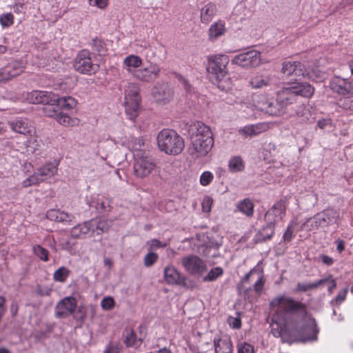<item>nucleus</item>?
I'll list each match as a JSON object with an SVG mask.
<instances>
[{
	"mask_svg": "<svg viewBox=\"0 0 353 353\" xmlns=\"http://www.w3.org/2000/svg\"><path fill=\"white\" fill-rule=\"evenodd\" d=\"M270 306H280L287 315H292L296 312L306 313V306L304 303L295 301L292 298L285 296L276 297L270 302ZM273 334L281 338L283 342L292 343L296 341H315L319 332L316 320L310 315L305 314L301 322L285 321L280 329L272 330Z\"/></svg>",
	"mask_w": 353,
	"mask_h": 353,
	"instance_id": "f257e3e1",
	"label": "nucleus"
},
{
	"mask_svg": "<svg viewBox=\"0 0 353 353\" xmlns=\"http://www.w3.org/2000/svg\"><path fill=\"white\" fill-rule=\"evenodd\" d=\"M192 145L190 154L195 158L205 156L214 145L212 132L209 126L201 121H196L190 126Z\"/></svg>",
	"mask_w": 353,
	"mask_h": 353,
	"instance_id": "f03ea898",
	"label": "nucleus"
},
{
	"mask_svg": "<svg viewBox=\"0 0 353 353\" xmlns=\"http://www.w3.org/2000/svg\"><path fill=\"white\" fill-rule=\"evenodd\" d=\"M229 63L226 55H216L209 59L207 70L210 79L216 83L219 89L225 90L230 88L231 83L227 70Z\"/></svg>",
	"mask_w": 353,
	"mask_h": 353,
	"instance_id": "7ed1b4c3",
	"label": "nucleus"
},
{
	"mask_svg": "<svg viewBox=\"0 0 353 353\" xmlns=\"http://www.w3.org/2000/svg\"><path fill=\"white\" fill-rule=\"evenodd\" d=\"M314 92V88L307 83H296L288 87H283L276 92V102L281 107H286L297 101L299 97L310 98Z\"/></svg>",
	"mask_w": 353,
	"mask_h": 353,
	"instance_id": "20e7f679",
	"label": "nucleus"
},
{
	"mask_svg": "<svg viewBox=\"0 0 353 353\" xmlns=\"http://www.w3.org/2000/svg\"><path fill=\"white\" fill-rule=\"evenodd\" d=\"M157 141L159 149L167 154L177 155L184 148L183 139L173 130H162L158 133Z\"/></svg>",
	"mask_w": 353,
	"mask_h": 353,
	"instance_id": "39448f33",
	"label": "nucleus"
},
{
	"mask_svg": "<svg viewBox=\"0 0 353 353\" xmlns=\"http://www.w3.org/2000/svg\"><path fill=\"white\" fill-rule=\"evenodd\" d=\"M339 212L332 209L328 208L317 213L312 218H308L301 225V230H314L320 228H325L336 223L339 219Z\"/></svg>",
	"mask_w": 353,
	"mask_h": 353,
	"instance_id": "423d86ee",
	"label": "nucleus"
},
{
	"mask_svg": "<svg viewBox=\"0 0 353 353\" xmlns=\"http://www.w3.org/2000/svg\"><path fill=\"white\" fill-rule=\"evenodd\" d=\"M29 100L32 103H43L46 104L50 103H58V105L75 107L77 104L76 100L71 97H59L52 92L46 91H32L29 97Z\"/></svg>",
	"mask_w": 353,
	"mask_h": 353,
	"instance_id": "0eeeda50",
	"label": "nucleus"
},
{
	"mask_svg": "<svg viewBox=\"0 0 353 353\" xmlns=\"http://www.w3.org/2000/svg\"><path fill=\"white\" fill-rule=\"evenodd\" d=\"M140 102L139 86L134 83H129L125 90V112L130 119L133 120L137 117Z\"/></svg>",
	"mask_w": 353,
	"mask_h": 353,
	"instance_id": "6e6552de",
	"label": "nucleus"
},
{
	"mask_svg": "<svg viewBox=\"0 0 353 353\" xmlns=\"http://www.w3.org/2000/svg\"><path fill=\"white\" fill-rule=\"evenodd\" d=\"M134 173L139 178L148 176L156 167L154 159L145 151L134 153Z\"/></svg>",
	"mask_w": 353,
	"mask_h": 353,
	"instance_id": "1a4fd4ad",
	"label": "nucleus"
},
{
	"mask_svg": "<svg viewBox=\"0 0 353 353\" xmlns=\"http://www.w3.org/2000/svg\"><path fill=\"white\" fill-rule=\"evenodd\" d=\"M58 163L49 162L41 167L33 174L25 179L23 187L28 188L32 185H38L40 183L53 176L57 171Z\"/></svg>",
	"mask_w": 353,
	"mask_h": 353,
	"instance_id": "9d476101",
	"label": "nucleus"
},
{
	"mask_svg": "<svg viewBox=\"0 0 353 353\" xmlns=\"http://www.w3.org/2000/svg\"><path fill=\"white\" fill-rule=\"evenodd\" d=\"M74 68L75 70L81 74H92L99 70V65L92 62L90 52L88 50L83 49L77 54L74 61Z\"/></svg>",
	"mask_w": 353,
	"mask_h": 353,
	"instance_id": "9b49d317",
	"label": "nucleus"
},
{
	"mask_svg": "<svg viewBox=\"0 0 353 353\" xmlns=\"http://www.w3.org/2000/svg\"><path fill=\"white\" fill-rule=\"evenodd\" d=\"M256 271V268H252L247 273L237 285L236 289L239 294L243 295L245 299L250 301V292L254 290L256 295L260 296L264 288L265 279L263 275H261L257 281L254 283L253 288L246 287L245 283L249 281L250 276Z\"/></svg>",
	"mask_w": 353,
	"mask_h": 353,
	"instance_id": "f8f14e48",
	"label": "nucleus"
},
{
	"mask_svg": "<svg viewBox=\"0 0 353 353\" xmlns=\"http://www.w3.org/2000/svg\"><path fill=\"white\" fill-rule=\"evenodd\" d=\"M152 94L157 103L167 104L174 98V90L166 81H158L154 86Z\"/></svg>",
	"mask_w": 353,
	"mask_h": 353,
	"instance_id": "ddd939ff",
	"label": "nucleus"
},
{
	"mask_svg": "<svg viewBox=\"0 0 353 353\" xmlns=\"http://www.w3.org/2000/svg\"><path fill=\"white\" fill-rule=\"evenodd\" d=\"M287 199L283 197L276 202L265 214V223L274 224L279 220H282L286 213Z\"/></svg>",
	"mask_w": 353,
	"mask_h": 353,
	"instance_id": "4468645a",
	"label": "nucleus"
},
{
	"mask_svg": "<svg viewBox=\"0 0 353 353\" xmlns=\"http://www.w3.org/2000/svg\"><path fill=\"white\" fill-rule=\"evenodd\" d=\"M261 61V53L253 50L234 56L232 63L243 68H249L258 66Z\"/></svg>",
	"mask_w": 353,
	"mask_h": 353,
	"instance_id": "2eb2a0df",
	"label": "nucleus"
},
{
	"mask_svg": "<svg viewBox=\"0 0 353 353\" xmlns=\"http://www.w3.org/2000/svg\"><path fill=\"white\" fill-rule=\"evenodd\" d=\"M77 307V300L74 296H66L60 300L55 306V316L65 319L74 314Z\"/></svg>",
	"mask_w": 353,
	"mask_h": 353,
	"instance_id": "dca6fc26",
	"label": "nucleus"
},
{
	"mask_svg": "<svg viewBox=\"0 0 353 353\" xmlns=\"http://www.w3.org/2000/svg\"><path fill=\"white\" fill-rule=\"evenodd\" d=\"M181 263L190 274H201L206 269L205 263L199 256L193 254L183 257Z\"/></svg>",
	"mask_w": 353,
	"mask_h": 353,
	"instance_id": "f3484780",
	"label": "nucleus"
},
{
	"mask_svg": "<svg viewBox=\"0 0 353 353\" xmlns=\"http://www.w3.org/2000/svg\"><path fill=\"white\" fill-rule=\"evenodd\" d=\"M161 69L155 63H151L148 67L142 69H135L133 71L134 78L143 82H151L159 78Z\"/></svg>",
	"mask_w": 353,
	"mask_h": 353,
	"instance_id": "a211bd4d",
	"label": "nucleus"
},
{
	"mask_svg": "<svg viewBox=\"0 0 353 353\" xmlns=\"http://www.w3.org/2000/svg\"><path fill=\"white\" fill-rule=\"evenodd\" d=\"M23 71L22 63L17 61L9 63L0 70V83L6 82L21 74Z\"/></svg>",
	"mask_w": 353,
	"mask_h": 353,
	"instance_id": "6ab92c4d",
	"label": "nucleus"
},
{
	"mask_svg": "<svg viewBox=\"0 0 353 353\" xmlns=\"http://www.w3.org/2000/svg\"><path fill=\"white\" fill-rule=\"evenodd\" d=\"M331 89L339 94H353V86L345 79L334 77L330 82Z\"/></svg>",
	"mask_w": 353,
	"mask_h": 353,
	"instance_id": "aec40b11",
	"label": "nucleus"
},
{
	"mask_svg": "<svg viewBox=\"0 0 353 353\" xmlns=\"http://www.w3.org/2000/svg\"><path fill=\"white\" fill-rule=\"evenodd\" d=\"M213 345L215 353H233L232 341L228 335L215 336Z\"/></svg>",
	"mask_w": 353,
	"mask_h": 353,
	"instance_id": "412c9836",
	"label": "nucleus"
},
{
	"mask_svg": "<svg viewBox=\"0 0 353 353\" xmlns=\"http://www.w3.org/2000/svg\"><path fill=\"white\" fill-rule=\"evenodd\" d=\"M282 72L287 76L294 74L296 77H301L305 76V68L299 61H287L283 63Z\"/></svg>",
	"mask_w": 353,
	"mask_h": 353,
	"instance_id": "4be33fe9",
	"label": "nucleus"
},
{
	"mask_svg": "<svg viewBox=\"0 0 353 353\" xmlns=\"http://www.w3.org/2000/svg\"><path fill=\"white\" fill-rule=\"evenodd\" d=\"M163 275L165 281L172 285H185V277L182 276L177 270L170 265L165 268Z\"/></svg>",
	"mask_w": 353,
	"mask_h": 353,
	"instance_id": "5701e85b",
	"label": "nucleus"
},
{
	"mask_svg": "<svg viewBox=\"0 0 353 353\" xmlns=\"http://www.w3.org/2000/svg\"><path fill=\"white\" fill-rule=\"evenodd\" d=\"M268 125L265 123L245 125L238 130L239 134L244 137H254L266 131Z\"/></svg>",
	"mask_w": 353,
	"mask_h": 353,
	"instance_id": "b1692460",
	"label": "nucleus"
},
{
	"mask_svg": "<svg viewBox=\"0 0 353 353\" xmlns=\"http://www.w3.org/2000/svg\"><path fill=\"white\" fill-rule=\"evenodd\" d=\"M11 128L16 132L23 134H30L34 132L33 127L26 119H19L10 123Z\"/></svg>",
	"mask_w": 353,
	"mask_h": 353,
	"instance_id": "393cba45",
	"label": "nucleus"
},
{
	"mask_svg": "<svg viewBox=\"0 0 353 353\" xmlns=\"http://www.w3.org/2000/svg\"><path fill=\"white\" fill-rule=\"evenodd\" d=\"M25 145L27 153L38 156L41 153L43 143L41 140L31 136L25 142Z\"/></svg>",
	"mask_w": 353,
	"mask_h": 353,
	"instance_id": "a878e982",
	"label": "nucleus"
},
{
	"mask_svg": "<svg viewBox=\"0 0 353 353\" xmlns=\"http://www.w3.org/2000/svg\"><path fill=\"white\" fill-rule=\"evenodd\" d=\"M225 30L226 28L224 22L221 21L214 22L210 26L208 30L209 39L212 41L216 40L225 34Z\"/></svg>",
	"mask_w": 353,
	"mask_h": 353,
	"instance_id": "bb28decb",
	"label": "nucleus"
},
{
	"mask_svg": "<svg viewBox=\"0 0 353 353\" xmlns=\"http://www.w3.org/2000/svg\"><path fill=\"white\" fill-rule=\"evenodd\" d=\"M124 343L127 347H139L142 339L137 338L136 332L131 328L126 327L123 331Z\"/></svg>",
	"mask_w": 353,
	"mask_h": 353,
	"instance_id": "cd10ccee",
	"label": "nucleus"
},
{
	"mask_svg": "<svg viewBox=\"0 0 353 353\" xmlns=\"http://www.w3.org/2000/svg\"><path fill=\"white\" fill-rule=\"evenodd\" d=\"M266 225L260 230L256 236L258 242H264L270 240L274 234L275 225L265 223Z\"/></svg>",
	"mask_w": 353,
	"mask_h": 353,
	"instance_id": "c85d7f7f",
	"label": "nucleus"
},
{
	"mask_svg": "<svg viewBox=\"0 0 353 353\" xmlns=\"http://www.w3.org/2000/svg\"><path fill=\"white\" fill-rule=\"evenodd\" d=\"M254 207V203L249 198L244 199L236 203V209L248 217L253 216Z\"/></svg>",
	"mask_w": 353,
	"mask_h": 353,
	"instance_id": "c756f323",
	"label": "nucleus"
},
{
	"mask_svg": "<svg viewBox=\"0 0 353 353\" xmlns=\"http://www.w3.org/2000/svg\"><path fill=\"white\" fill-rule=\"evenodd\" d=\"M46 106L44 108V112L49 117H53L55 119L59 115V113L61 110H71L74 107H68V106H60L58 105V103H53L50 101V103H46Z\"/></svg>",
	"mask_w": 353,
	"mask_h": 353,
	"instance_id": "7c9ffc66",
	"label": "nucleus"
},
{
	"mask_svg": "<svg viewBox=\"0 0 353 353\" xmlns=\"http://www.w3.org/2000/svg\"><path fill=\"white\" fill-rule=\"evenodd\" d=\"M92 223L90 220L85 221L82 224H78L74 226L71 230V235L74 238H80L83 234L92 233Z\"/></svg>",
	"mask_w": 353,
	"mask_h": 353,
	"instance_id": "2f4dec72",
	"label": "nucleus"
},
{
	"mask_svg": "<svg viewBox=\"0 0 353 353\" xmlns=\"http://www.w3.org/2000/svg\"><path fill=\"white\" fill-rule=\"evenodd\" d=\"M216 8L213 3H208L201 10L200 17L202 23L210 22L216 14Z\"/></svg>",
	"mask_w": 353,
	"mask_h": 353,
	"instance_id": "473e14b6",
	"label": "nucleus"
},
{
	"mask_svg": "<svg viewBox=\"0 0 353 353\" xmlns=\"http://www.w3.org/2000/svg\"><path fill=\"white\" fill-rule=\"evenodd\" d=\"M142 64V59L141 57L137 55H129L126 57L123 60V65L125 68L133 74V71L132 68H137L141 66Z\"/></svg>",
	"mask_w": 353,
	"mask_h": 353,
	"instance_id": "72a5a7b5",
	"label": "nucleus"
},
{
	"mask_svg": "<svg viewBox=\"0 0 353 353\" xmlns=\"http://www.w3.org/2000/svg\"><path fill=\"white\" fill-rule=\"evenodd\" d=\"M93 53L98 56H103L107 52L105 42L98 37H95L90 43Z\"/></svg>",
	"mask_w": 353,
	"mask_h": 353,
	"instance_id": "f704fd0d",
	"label": "nucleus"
},
{
	"mask_svg": "<svg viewBox=\"0 0 353 353\" xmlns=\"http://www.w3.org/2000/svg\"><path fill=\"white\" fill-rule=\"evenodd\" d=\"M92 234L97 235L101 234L103 232L108 231L110 225L107 221L103 219H92Z\"/></svg>",
	"mask_w": 353,
	"mask_h": 353,
	"instance_id": "c9c22d12",
	"label": "nucleus"
},
{
	"mask_svg": "<svg viewBox=\"0 0 353 353\" xmlns=\"http://www.w3.org/2000/svg\"><path fill=\"white\" fill-rule=\"evenodd\" d=\"M293 116L296 118L299 122L305 123L309 121V117L311 114L309 110L306 109L304 105H300L296 106Z\"/></svg>",
	"mask_w": 353,
	"mask_h": 353,
	"instance_id": "e433bc0d",
	"label": "nucleus"
},
{
	"mask_svg": "<svg viewBox=\"0 0 353 353\" xmlns=\"http://www.w3.org/2000/svg\"><path fill=\"white\" fill-rule=\"evenodd\" d=\"M70 274V270L65 267H61L53 274V279L55 281L65 282Z\"/></svg>",
	"mask_w": 353,
	"mask_h": 353,
	"instance_id": "4c0bfd02",
	"label": "nucleus"
},
{
	"mask_svg": "<svg viewBox=\"0 0 353 353\" xmlns=\"http://www.w3.org/2000/svg\"><path fill=\"white\" fill-rule=\"evenodd\" d=\"M34 254L42 261L47 262L49 260V252L40 245H35L32 248Z\"/></svg>",
	"mask_w": 353,
	"mask_h": 353,
	"instance_id": "58836bf2",
	"label": "nucleus"
},
{
	"mask_svg": "<svg viewBox=\"0 0 353 353\" xmlns=\"http://www.w3.org/2000/svg\"><path fill=\"white\" fill-rule=\"evenodd\" d=\"M111 199L105 197L101 199H98L97 202L96 208L97 210L103 212H108L111 211L112 207L111 205Z\"/></svg>",
	"mask_w": 353,
	"mask_h": 353,
	"instance_id": "ea45409f",
	"label": "nucleus"
},
{
	"mask_svg": "<svg viewBox=\"0 0 353 353\" xmlns=\"http://www.w3.org/2000/svg\"><path fill=\"white\" fill-rule=\"evenodd\" d=\"M228 166L232 172H240L243 170L244 163L241 157H236L230 160Z\"/></svg>",
	"mask_w": 353,
	"mask_h": 353,
	"instance_id": "a19ab883",
	"label": "nucleus"
},
{
	"mask_svg": "<svg viewBox=\"0 0 353 353\" xmlns=\"http://www.w3.org/2000/svg\"><path fill=\"white\" fill-rule=\"evenodd\" d=\"M56 120L61 125H74L77 121L76 119H72L68 114L64 113L63 110L59 113V115L57 117Z\"/></svg>",
	"mask_w": 353,
	"mask_h": 353,
	"instance_id": "79ce46f5",
	"label": "nucleus"
},
{
	"mask_svg": "<svg viewBox=\"0 0 353 353\" xmlns=\"http://www.w3.org/2000/svg\"><path fill=\"white\" fill-rule=\"evenodd\" d=\"M172 74L178 79L179 82L181 84V86L187 93L192 94L194 92V88L185 77L176 72H172Z\"/></svg>",
	"mask_w": 353,
	"mask_h": 353,
	"instance_id": "37998d69",
	"label": "nucleus"
},
{
	"mask_svg": "<svg viewBox=\"0 0 353 353\" xmlns=\"http://www.w3.org/2000/svg\"><path fill=\"white\" fill-rule=\"evenodd\" d=\"M223 274V270L221 267L212 268L208 274L204 276L203 281L205 282L214 281Z\"/></svg>",
	"mask_w": 353,
	"mask_h": 353,
	"instance_id": "c03bdc74",
	"label": "nucleus"
},
{
	"mask_svg": "<svg viewBox=\"0 0 353 353\" xmlns=\"http://www.w3.org/2000/svg\"><path fill=\"white\" fill-rule=\"evenodd\" d=\"M297 225V223L295 221H292L288 225L283 235V240L285 243H289L292 241L294 236V230L295 227Z\"/></svg>",
	"mask_w": 353,
	"mask_h": 353,
	"instance_id": "a18cd8bd",
	"label": "nucleus"
},
{
	"mask_svg": "<svg viewBox=\"0 0 353 353\" xmlns=\"http://www.w3.org/2000/svg\"><path fill=\"white\" fill-rule=\"evenodd\" d=\"M237 353H255L254 345L245 341L239 342L236 345Z\"/></svg>",
	"mask_w": 353,
	"mask_h": 353,
	"instance_id": "49530a36",
	"label": "nucleus"
},
{
	"mask_svg": "<svg viewBox=\"0 0 353 353\" xmlns=\"http://www.w3.org/2000/svg\"><path fill=\"white\" fill-rule=\"evenodd\" d=\"M129 145L134 151V153H138L139 151H145L142 148L144 146V141L141 138H132L129 142Z\"/></svg>",
	"mask_w": 353,
	"mask_h": 353,
	"instance_id": "de8ad7c7",
	"label": "nucleus"
},
{
	"mask_svg": "<svg viewBox=\"0 0 353 353\" xmlns=\"http://www.w3.org/2000/svg\"><path fill=\"white\" fill-rule=\"evenodd\" d=\"M158 258L159 256L157 253L149 251V252L144 256L143 264L147 268L151 267L157 261Z\"/></svg>",
	"mask_w": 353,
	"mask_h": 353,
	"instance_id": "09e8293b",
	"label": "nucleus"
},
{
	"mask_svg": "<svg viewBox=\"0 0 353 353\" xmlns=\"http://www.w3.org/2000/svg\"><path fill=\"white\" fill-rule=\"evenodd\" d=\"M347 291V288H345L340 291L337 296L330 301V304L333 306H338L341 305L345 300Z\"/></svg>",
	"mask_w": 353,
	"mask_h": 353,
	"instance_id": "8fccbe9b",
	"label": "nucleus"
},
{
	"mask_svg": "<svg viewBox=\"0 0 353 353\" xmlns=\"http://www.w3.org/2000/svg\"><path fill=\"white\" fill-rule=\"evenodd\" d=\"M250 84L254 88H261L268 85L269 82L262 77H255L251 79Z\"/></svg>",
	"mask_w": 353,
	"mask_h": 353,
	"instance_id": "3c124183",
	"label": "nucleus"
},
{
	"mask_svg": "<svg viewBox=\"0 0 353 353\" xmlns=\"http://www.w3.org/2000/svg\"><path fill=\"white\" fill-rule=\"evenodd\" d=\"M230 326L234 329H239L241 327V320L239 312L236 313V316H230L228 319Z\"/></svg>",
	"mask_w": 353,
	"mask_h": 353,
	"instance_id": "603ef678",
	"label": "nucleus"
},
{
	"mask_svg": "<svg viewBox=\"0 0 353 353\" xmlns=\"http://www.w3.org/2000/svg\"><path fill=\"white\" fill-rule=\"evenodd\" d=\"M14 22V16L12 13H6L0 17V23L3 27H9Z\"/></svg>",
	"mask_w": 353,
	"mask_h": 353,
	"instance_id": "864d4df0",
	"label": "nucleus"
},
{
	"mask_svg": "<svg viewBox=\"0 0 353 353\" xmlns=\"http://www.w3.org/2000/svg\"><path fill=\"white\" fill-rule=\"evenodd\" d=\"M214 175L210 171L204 172L200 176V183L203 186L208 185L213 180Z\"/></svg>",
	"mask_w": 353,
	"mask_h": 353,
	"instance_id": "5fc2aeb1",
	"label": "nucleus"
},
{
	"mask_svg": "<svg viewBox=\"0 0 353 353\" xmlns=\"http://www.w3.org/2000/svg\"><path fill=\"white\" fill-rule=\"evenodd\" d=\"M314 289H315V288H314V282L308 283L299 282L296 285V288L295 291L298 292H306L309 290H314Z\"/></svg>",
	"mask_w": 353,
	"mask_h": 353,
	"instance_id": "6e6d98bb",
	"label": "nucleus"
},
{
	"mask_svg": "<svg viewBox=\"0 0 353 353\" xmlns=\"http://www.w3.org/2000/svg\"><path fill=\"white\" fill-rule=\"evenodd\" d=\"M101 306L105 310L112 309L114 306V301L113 298L110 296L103 298L101 300Z\"/></svg>",
	"mask_w": 353,
	"mask_h": 353,
	"instance_id": "4d7b16f0",
	"label": "nucleus"
},
{
	"mask_svg": "<svg viewBox=\"0 0 353 353\" xmlns=\"http://www.w3.org/2000/svg\"><path fill=\"white\" fill-rule=\"evenodd\" d=\"M147 244L150 246L149 250L151 252H153L154 250L159 248H165L166 247L167 244L163 243L159 241L158 239H153L150 241H148L147 242Z\"/></svg>",
	"mask_w": 353,
	"mask_h": 353,
	"instance_id": "13d9d810",
	"label": "nucleus"
},
{
	"mask_svg": "<svg viewBox=\"0 0 353 353\" xmlns=\"http://www.w3.org/2000/svg\"><path fill=\"white\" fill-rule=\"evenodd\" d=\"M46 216L50 221L59 222L60 210L52 209L47 212Z\"/></svg>",
	"mask_w": 353,
	"mask_h": 353,
	"instance_id": "bf43d9fd",
	"label": "nucleus"
},
{
	"mask_svg": "<svg viewBox=\"0 0 353 353\" xmlns=\"http://www.w3.org/2000/svg\"><path fill=\"white\" fill-rule=\"evenodd\" d=\"M212 202L213 200L210 196H205L201 203L203 211L205 212H209L211 210V205L212 204Z\"/></svg>",
	"mask_w": 353,
	"mask_h": 353,
	"instance_id": "052dcab7",
	"label": "nucleus"
},
{
	"mask_svg": "<svg viewBox=\"0 0 353 353\" xmlns=\"http://www.w3.org/2000/svg\"><path fill=\"white\" fill-rule=\"evenodd\" d=\"M74 218L72 214L60 210L59 222L70 224Z\"/></svg>",
	"mask_w": 353,
	"mask_h": 353,
	"instance_id": "680f3d73",
	"label": "nucleus"
},
{
	"mask_svg": "<svg viewBox=\"0 0 353 353\" xmlns=\"http://www.w3.org/2000/svg\"><path fill=\"white\" fill-rule=\"evenodd\" d=\"M265 112L271 115H279L281 113V110L276 108L272 103H269L267 107L264 108Z\"/></svg>",
	"mask_w": 353,
	"mask_h": 353,
	"instance_id": "e2e57ef3",
	"label": "nucleus"
},
{
	"mask_svg": "<svg viewBox=\"0 0 353 353\" xmlns=\"http://www.w3.org/2000/svg\"><path fill=\"white\" fill-rule=\"evenodd\" d=\"M332 274L327 275L326 277L321 279L319 281L314 282L315 289L323 286L327 283H329L331 279Z\"/></svg>",
	"mask_w": 353,
	"mask_h": 353,
	"instance_id": "0e129e2a",
	"label": "nucleus"
},
{
	"mask_svg": "<svg viewBox=\"0 0 353 353\" xmlns=\"http://www.w3.org/2000/svg\"><path fill=\"white\" fill-rule=\"evenodd\" d=\"M121 346L119 344H110L105 349L104 353H119Z\"/></svg>",
	"mask_w": 353,
	"mask_h": 353,
	"instance_id": "69168bd1",
	"label": "nucleus"
},
{
	"mask_svg": "<svg viewBox=\"0 0 353 353\" xmlns=\"http://www.w3.org/2000/svg\"><path fill=\"white\" fill-rule=\"evenodd\" d=\"M85 310L83 307H79L78 310H77L74 317L80 321H83L84 319H85Z\"/></svg>",
	"mask_w": 353,
	"mask_h": 353,
	"instance_id": "338daca9",
	"label": "nucleus"
},
{
	"mask_svg": "<svg viewBox=\"0 0 353 353\" xmlns=\"http://www.w3.org/2000/svg\"><path fill=\"white\" fill-rule=\"evenodd\" d=\"M321 259L322 262L327 265H331L334 263L333 259L327 255H321Z\"/></svg>",
	"mask_w": 353,
	"mask_h": 353,
	"instance_id": "774afa93",
	"label": "nucleus"
}]
</instances>
